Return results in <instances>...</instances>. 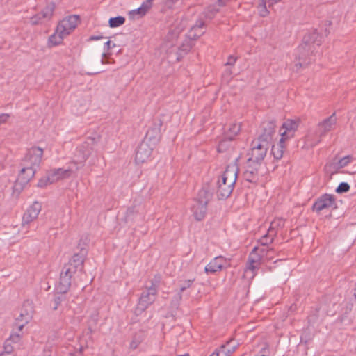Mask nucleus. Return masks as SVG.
Listing matches in <instances>:
<instances>
[{"mask_svg":"<svg viewBox=\"0 0 356 356\" xmlns=\"http://www.w3.org/2000/svg\"><path fill=\"white\" fill-rule=\"evenodd\" d=\"M42 209L41 204L35 201L25 211L22 217V227H25L29 223L35 220Z\"/></svg>","mask_w":356,"mask_h":356,"instance_id":"ddd939ff","label":"nucleus"},{"mask_svg":"<svg viewBox=\"0 0 356 356\" xmlns=\"http://www.w3.org/2000/svg\"><path fill=\"white\" fill-rule=\"evenodd\" d=\"M77 273L71 264H65L60 274L59 282L56 286L58 293L64 294L67 293L72 284V279Z\"/></svg>","mask_w":356,"mask_h":356,"instance_id":"f03ea898","label":"nucleus"},{"mask_svg":"<svg viewBox=\"0 0 356 356\" xmlns=\"http://www.w3.org/2000/svg\"><path fill=\"white\" fill-rule=\"evenodd\" d=\"M284 220L282 219H277V220H273L271 222L270 226L269 227V228H273L274 231H276L275 229L277 227H280L284 226Z\"/></svg>","mask_w":356,"mask_h":356,"instance_id":"a18cd8bd","label":"nucleus"},{"mask_svg":"<svg viewBox=\"0 0 356 356\" xmlns=\"http://www.w3.org/2000/svg\"><path fill=\"white\" fill-rule=\"evenodd\" d=\"M65 37V35L60 34L57 31V28L56 29V31L54 34L50 35L49 38L48 42L49 45L56 46L62 43L63 38Z\"/></svg>","mask_w":356,"mask_h":356,"instance_id":"473e14b6","label":"nucleus"},{"mask_svg":"<svg viewBox=\"0 0 356 356\" xmlns=\"http://www.w3.org/2000/svg\"><path fill=\"white\" fill-rule=\"evenodd\" d=\"M83 348L81 347L79 350L74 353H70L68 356H82Z\"/></svg>","mask_w":356,"mask_h":356,"instance_id":"3c124183","label":"nucleus"},{"mask_svg":"<svg viewBox=\"0 0 356 356\" xmlns=\"http://www.w3.org/2000/svg\"><path fill=\"white\" fill-rule=\"evenodd\" d=\"M233 342L234 339H231L228 341L226 344L222 345L220 346V352L224 353L227 356H229L235 351L237 346H238V343H237L232 344Z\"/></svg>","mask_w":356,"mask_h":356,"instance_id":"2f4dec72","label":"nucleus"},{"mask_svg":"<svg viewBox=\"0 0 356 356\" xmlns=\"http://www.w3.org/2000/svg\"><path fill=\"white\" fill-rule=\"evenodd\" d=\"M335 208H337V204L334 196L327 193L318 197L312 206V210L317 213L325 209Z\"/></svg>","mask_w":356,"mask_h":356,"instance_id":"1a4fd4ad","label":"nucleus"},{"mask_svg":"<svg viewBox=\"0 0 356 356\" xmlns=\"http://www.w3.org/2000/svg\"><path fill=\"white\" fill-rule=\"evenodd\" d=\"M195 281V279H188V280H184V282H182L181 284H180V289H179V293H178V296H179V298L181 299V293L186 291L187 289L190 288L193 283Z\"/></svg>","mask_w":356,"mask_h":356,"instance_id":"c9c22d12","label":"nucleus"},{"mask_svg":"<svg viewBox=\"0 0 356 356\" xmlns=\"http://www.w3.org/2000/svg\"><path fill=\"white\" fill-rule=\"evenodd\" d=\"M262 1V3H264V10L261 11V15L262 16H265L268 12L266 9L267 6L268 7H271L273 6L275 3L279 2L280 0H261Z\"/></svg>","mask_w":356,"mask_h":356,"instance_id":"ea45409f","label":"nucleus"},{"mask_svg":"<svg viewBox=\"0 0 356 356\" xmlns=\"http://www.w3.org/2000/svg\"><path fill=\"white\" fill-rule=\"evenodd\" d=\"M54 181H51V177L49 172H47V175L45 177L40 179L38 183V186L40 188H44L49 184H53Z\"/></svg>","mask_w":356,"mask_h":356,"instance_id":"58836bf2","label":"nucleus"},{"mask_svg":"<svg viewBox=\"0 0 356 356\" xmlns=\"http://www.w3.org/2000/svg\"><path fill=\"white\" fill-rule=\"evenodd\" d=\"M14 344L10 343V340H6L3 344V350L0 353V356H4L6 354H10L14 350Z\"/></svg>","mask_w":356,"mask_h":356,"instance_id":"e433bc0d","label":"nucleus"},{"mask_svg":"<svg viewBox=\"0 0 356 356\" xmlns=\"http://www.w3.org/2000/svg\"><path fill=\"white\" fill-rule=\"evenodd\" d=\"M192 211L195 220L200 221L205 217L207 211V204L200 202H194L192 207Z\"/></svg>","mask_w":356,"mask_h":356,"instance_id":"393cba45","label":"nucleus"},{"mask_svg":"<svg viewBox=\"0 0 356 356\" xmlns=\"http://www.w3.org/2000/svg\"><path fill=\"white\" fill-rule=\"evenodd\" d=\"M43 149L39 147H33L29 149L24 159L23 160V166L33 167L38 168L42 161Z\"/></svg>","mask_w":356,"mask_h":356,"instance_id":"423d86ee","label":"nucleus"},{"mask_svg":"<svg viewBox=\"0 0 356 356\" xmlns=\"http://www.w3.org/2000/svg\"><path fill=\"white\" fill-rule=\"evenodd\" d=\"M102 56H103V57L106 56V54H105V53H103V54H102Z\"/></svg>","mask_w":356,"mask_h":356,"instance_id":"680f3d73","label":"nucleus"},{"mask_svg":"<svg viewBox=\"0 0 356 356\" xmlns=\"http://www.w3.org/2000/svg\"><path fill=\"white\" fill-rule=\"evenodd\" d=\"M56 8L54 2L51 1L47 3L46 6L30 18V23L32 25H41L51 21Z\"/></svg>","mask_w":356,"mask_h":356,"instance_id":"20e7f679","label":"nucleus"},{"mask_svg":"<svg viewBox=\"0 0 356 356\" xmlns=\"http://www.w3.org/2000/svg\"><path fill=\"white\" fill-rule=\"evenodd\" d=\"M234 184H230L227 180L221 179L218 181L217 196L220 200H225L230 196L234 189Z\"/></svg>","mask_w":356,"mask_h":356,"instance_id":"dca6fc26","label":"nucleus"},{"mask_svg":"<svg viewBox=\"0 0 356 356\" xmlns=\"http://www.w3.org/2000/svg\"><path fill=\"white\" fill-rule=\"evenodd\" d=\"M45 355H46L47 356H49V354H47V353H45Z\"/></svg>","mask_w":356,"mask_h":356,"instance_id":"0e129e2a","label":"nucleus"},{"mask_svg":"<svg viewBox=\"0 0 356 356\" xmlns=\"http://www.w3.org/2000/svg\"><path fill=\"white\" fill-rule=\"evenodd\" d=\"M337 118L335 113H332L329 118L325 119L318 124V128L321 130L320 136H324L327 132L330 131L335 125Z\"/></svg>","mask_w":356,"mask_h":356,"instance_id":"4be33fe9","label":"nucleus"},{"mask_svg":"<svg viewBox=\"0 0 356 356\" xmlns=\"http://www.w3.org/2000/svg\"><path fill=\"white\" fill-rule=\"evenodd\" d=\"M238 172V168L236 165H229L222 175V178L223 180H227L228 182H230V184H235Z\"/></svg>","mask_w":356,"mask_h":356,"instance_id":"5701e85b","label":"nucleus"},{"mask_svg":"<svg viewBox=\"0 0 356 356\" xmlns=\"http://www.w3.org/2000/svg\"><path fill=\"white\" fill-rule=\"evenodd\" d=\"M63 294H61V296H56L53 300L54 302V306L53 309L56 310L61 303V302L63 300Z\"/></svg>","mask_w":356,"mask_h":356,"instance_id":"49530a36","label":"nucleus"},{"mask_svg":"<svg viewBox=\"0 0 356 356\" xmlns=\"http://www.w3.org/2000/svg\"><path fill=\"white\" fill-rule=\"evenodd\" d=\"M299 121L294 120H287L282 124V129L284 131L281 134V137L286 140L293 138L295 131L298 129Z\"/></svg>","mask_w":356,"mask_h":356,"instance_id":"a211bd4d","label":"nucleus"},{"mask_svg":"<svg viewBox=\"0 0 356 356\" xmlns=\"http://www.w3.org/2000/svg\"><path fill=\"white\" fill-rule=\"evenodd\" d=\"M257 250H258V253L259 254V255L261 256V257H263L264 259L265 257H268V254L270 252H273V248H268L267 246H261V247H257Z\"/></svg>","mask_w":356,"mask_h":356,"instance_id":"79ce46f5","label":"nucleus"},{"mask_svg":"<svg viewBox=\"0 0 356 356\" xmlns=\"http://www.w3.org/2000/svg\"><path fill=\"white\" fill-rule=\"evenodd\" d=\"M111 42L110 40H108L104 43V49L105 51H108L111 47Z\"/></svg>","mask_w":356,"mask_h":356,"instance_id":"864d4df0","label":"nucleus"},{"mask_svg":"<svg viewBox=\"0 0 356 356\" xmlns=\"http://www.w3.org/2000/svg\"><path fill=\"white\" fill-rule=\"evenodd\" d=\"M129 15L130 17H131V15H134V10H130L129 12Z\"/></svg>","mask_w":356,"mask_h":356,"instance_id":"4d7b16f0","label":"nucleus"},{"mask_svg":"<svg viewBox=\"0 0 356 356\" xmlns=\"http://www.w3.org/2000/svg\"><path fill=\"white\" fill-rule=\"evenodd\" d=\"M79 22V15H73L68 16L58 23L57 26V31L60 34L67 36L76 29Z\"/></svg>","mask_w":356,"mask_h":356,"instance_id":"9b49d317","label":"nucleus"},{"mask_svg":"<svg viewBox=\"0 0 356 356\" xmlns=\"http://www.w3.org/2000/svg\"><path fill=\"white\" fill-rule=\"evenodd\" d=\"M83 239L81 238L77 247L79 249V252H75L67 263L71 264L72 266L77 272L82 271L83 269V261L88 253L87 243L85 242L81 243Z\"/></svg>","mask_w":356,"mask_h":356,"instance_id":"0eeeda50","label":"nucleus"},{"mask_svg":"<svg viewBox=\"0 0 356 356\" xmlns=\"http://www.w3.org/2000/svg\"><path fill=\"white\" fill-rule=\"evenodd\" d=\"M275 121L274 120H270L263 122L261 124V134L258 137L257 140L266 143L270 145L273 137L275 134Z\"/></svg>","mask_w":356,"mask_h":356,"instance_id":"6e6552de","label":"nucleus"},{"mask_svg":"<svg viewBox=\"0 0 356 356\" xmlns=\"http://www.w3.org/2000/svg\"><path fill=\"white\" fill-rule=\"evenodd\" d=\"M125 22V18L122 16H117L111 17L108 20L109 26L111 28H116L122 25Z\"/></svg>","mask_w":356,"mask_h":356,"instance_id":"72a5a7b5","label":"nucleus"},{"mask_svg":"<svg viewBox=\"0 0 356 356\" xmlns=\"http://www.w3.org/2000/svg\"><path fill=\"white\" fill-rule=\"evenodd\" d=\"M45 355H46L47 356H49V354H47V353H45Z\"/></svg>","mask_w":356,"mask_h":356,"instance_id":"e2e57ef3","label":"nucleus"},{"mask_svg":"<svg viewBox=\"0 0 356 356\" xmlns=\"http://www.w3.org/2000/svg\"><path fill=\"white\" fill-rule=\"evenodd\" d=\"M260 167L261 165H257L255 163H249L247 161V165L243 175L244 179L250 183L257 182Z\"/></svg>","mask_w":356,"mask_h":356,"instance_id":"2eb2a0df","label":"nucleus"},{"mask_svg":"<svg viewBox=\"0 0 356 356\" xmlns=\"http://www.w3.org/2000/svg\"><path fill=\"white\" fill-rule=\"evenodd\" d=\"M351 159L350 156H346L341 159L337 163V168H341L346 166L351 161Z\"/></svg>","mask_w":356,"mask_h":356,"instance_id":"37998d69","label":"nucleus"},{"mask_svg":"<svg viewBox=\"0 0 356 356\" xmlns=\"http://www.w3.org/2000/svg\"><path fill=\"white\" fill-rule=\"evenodd\" d=\"M26 323H15V328H13V330L17 332H19V333H21L24 325H26Z\"/></svg>","mask_w":356,"mask_h":356,"instance_id":"de8ad7c7","label":"nucleus"},{"mask_svg":"<svg viewBox=\"0 0 356 356\" xmlns=\"http://www.w3.org/2000/svg\"><path fill=\"white\" fill-rule=\"evenodd\" d=\"M155 146L152 145L149 143L143 140L138 147V149L135 153V162L137 163H144L150 156L152 150Z\"/></svg>","mask_w":356,"mask_h":356,"instance_id":"f8f14e48","label":"nucleus"},{"mask_svg":"<svg viewBox=\"0 0 356 356\" xmlns=\"http://www.w3.org/2000/svg\"><path fill=\"white\" fill-rule=\"evenodd\" d=\"M36 170L33 167L24 166L18 175L17 182L22 185L27 184L33 177Z\"/></svg>","mask_w":356,"mask_h":356,"instance_id":"412c9836","label":"nucleus"},{"mask_svg":"<svg viewBox=\"0 0 356 356\" xmlns=\"http://www.w3.org/2000/svg\"><path fill=\"white\" fill-rule=\"evenodd\" d=\"M104 37L102 35H91L89 38L88 40L89 41L98 40H100V39H102Z\"/></svg>","mask_w":356,"mask_h":356,"instance_id":"603ef678","label":"nucleus"},{"mask_svg":"<svg viewBox=\"0 0 356 356\" xmlns=\"http://www.w3.org/2000/svg\"><path fill=\"white\" fill-rule=\"evenodd\" d=\"M156 294V286L152 284L148 289L142 293L136 307V310L140 312L144 311L149 305L154 302Z\"/></svg>","mask_w":356,"mask_h":356,"instance_id":"9d476101","label":"nucleus"},{"mask_svg":"<svg viewBox=\"0 0 356 356\" xmlns=\"http://www.w3.org/2000/svg\"><path fill=\"white\" fill-rule=\"evenodd\" d=\"M193 46V42L191 40H190L189 38H188L179 47V54L181 55L182 53L186 54L187 52H188L191 49Z\"/></svg>","mask_w":356,"mask_h":356,"instance_id":"f704fd0d","label":"nucleus"},{"mask_svg":"<svg viewBox=\"0 0 356 356\" xmlns=\"http://www.w3.org/2000/svg\"><path fill=\"white\" fill-rule=\"evenodd\" d=\"M22 337V333H19L13 330L10 335V337L7 339V340H10V343H12L14 345H16L19 343Z\"/></svg>","mask_w":356,"mask_h":356,"instance_id":"4c0bfd02","label":"nucleus"},{"mask_svg":"<svg viewBox=\"0 0 356 356\" xmlns=\"http://www.w3.org/2000/svg\"><path fill=\"white\" fill-rule=\"evenodd\" d=\"M328 23V25L330 26L331 25V22H327Z\"/></svg>","mask_w":356,"mask_h":356,"instance_id":"052dcab7","label":"nucleus"},{"mask_svg":"<svg viewBox=\"0 0 356 356\" xmlns=\"http://www.w3.org/2000/svg\"><path fill=\"white\" fill-rule=\"evenodd\" d=\"M286 140L281 137L279 143L277 145H273L271 148V154L277 160L282 159L283 156L284 149V141Z\"/></svg>","mask_w":356,"mask_h":356,"instance_id":"c85d7f7f","label":"nucleus"},{"mask_svg":"<svg viewBox=\"0 0 356 356\" xmlns=\"http://www.w3.org/2000/svg\"><path fill=\"white\" fill-rule=\"evenodd\" d=\"M205 24L202 20H198L196 24L193 25L188 33V38L194 41L202 36L205 31L202 30Z\"/></svg>","mask_w":356,"mask_h":356,"instance_id":"b1692460","label":"nucleus"},{"mask_svg":"<svg viewBox=\"0 0 356 356\" xmlns=\"http://www.w3.org/2000/svg\"><path fill=\"white\" fill-rule=\"evenodd\" d=\"M321 36L314 30L312 33L305 35L302 43L298 47V55L296 58L298 61L295 64L296 70L298 71L302 66L309 65L312 61L310 56L315 49V45L320 46L321 44Z\"/></svg>","mask_w":356,"mask_h":356,"instance_id":"f257e3e1","label":"nucleus"},{"mask_svg":"<svg viewBox=\"0 0 356 356\" xmlns=\"http://www.w3.org/2000/svg\"><path fill=\"white\" fill-rule=\"evenodd\" d=\"M236 61V58L233 56H229L226 63L227 65H234Z\"/></svg>","mask_w":356,"mask_h":356,"instance_id":"8fccbe9b","label":"nucleus"},{"mask_svg":"<svg viewBox=\"0 0 356 356\" xmlns=\"http://www.w3.org/2000/svg\"><path fill=\"white\" fill-rule=\"evenodd\" d=\"M277 231H274L273 228H268V232L259 239V242L261 246H268L273 243Z\"/></svg>","mask_w":356,"mask_h":356,"instance_id":"c756f323","label":"nucleus"},{"mask_svg":"<svg viewBox=\"0 0 356 356\" xmlns=\"http://www.w3.org/2000/svg\"><path fill=\"white\" fill-rule=\"evenodd\" d=\"M24 317L22 316V312L20 313L19 316L18 317L16 318L15 319V323H24Z\"/></svg>","mask_w":356,"mask_h":356,"instance_id":"5fc2aeb1","label":"nucleus"},{"mask_svg":"<svg viewBox=\"0 0 356 356\" xmlns=\"http://www.w3.org/2000/svg\"><path fill=\"white\" fill-rule=\"evenodd\" d=\"M210 356H219V353H213Z\"/></svg>","mask_w":356,"mask_h":356,"instance_id":"6e6d98bb","label":"nucleus"},{"mask_svg":"<svg viewBox=\"0 0 356 356\" xmlns=\"http://www.w3.org/2000/svg\"><path fill=\"white\" fill-rule=\"evenodd\" d=\"M329 33H330V31L327 30V29H325V35H327Z\"/></svg>","mask_w":356,"mask_h":356,"instance_id":"13d9d810","label":"nucleus"},{"mask_svg":"<svg viewBox=\"0 0 356 356\" xmlns=\"http://www.w3.org/2000/svg\"><path fill=\"white\" fill-rule=\"evenodd\" d=\"M51 177V181L56 182L58 180L66 179L70 177L72 173L71 169L64 170L63 168H58L51 170L48 172Z\"/></svg>","mask_w":356,"mask_h":356,"instance_id":"a878e982","label":"nucleus"},{"mask_svg":"<svg viewBox=\"0 0 356 356\" xmlns=\"http://www.w3.org/2000/svg\"><path fill=\"white\" fill-rule=\"evenodd\" d=\"M241 131V124L234 123L230 124L228 131L225 136V139L222 140L218 145V151L222 152L224 147H225L226 143L231 141Z\"/></svg>","mask_w":356,"mask_h":356,"instance_id":"6ab92c4d","label":"nucleus"},{"mask_svg":"<svg viewBox=\"0 0 356 356\" xmlns=\"http://www.w3.org/2000/svg\"><path fill=\"white\" fill-rule=\"evenodd\" d=\"M98 321H99V314H98V312H95L90 317L89 327L90 328L92 326L96 325Z\"/></svg>","mask_w":356,"mask_h":356,"instance_id":"c03bdc74","label":"nucleus"},{"mask_svg":"<svg viewBox=\"0 0 356 356\" xmlns=\"http://www.w3.org/2000/svg\"><path fill=\"white\" fill-rule=\"evenodd\" d=\"M163 122L160 118L154 119L151 127L147 130L143 140L156 147L161 139V129Z\"/></svg>","mask_w":356,"mask_h":356,"instance_id":"39448f33","label":"nucleus"},{"mask_svg":"<svg viewBox=\"0 0 356 356\" xmlns=\"http://www.w3.org/2000/svg\"><path fill=\"white\" fill-rule=\"evenodd\" d=\"M9 117H10L9 114H6V113L0 114V125L1 124L5 123L8 120Z\"/></svg>","mask_w":356,"mask_h":356,"instance_id":"09e8293b","label":"nucleus"},{"mask_svg":"<svg viewBox=\"0 0 356 356\" xmlns=\"http://www.w3.org/2000/svg\"><path fill=\"white\" fill-rule=\"evenodd\" d=\"M33 306L32 301H24L22 308V316L24 317V323H28L32 318L33 314Z\"/></svg>","mask_w":356,"mask_h":356,"instance_id":"bb28decb","label":"nucleus"},{"mask_svg":"<svg viewBox=\"0 0 356 356\" xmlns=\"http://www.w3.org/2000/svg\"><path fill=\"white\" fill-rule=\"evenodd\" d=\"M227 263V261L225 257L222 256L216 257L205 266L204 271L207 274L220 272Z\"/></svg>","mask_w":356,"mask_h":356,"instance_id":"f3484780","label":"nucleus"},{"mask_svg":"<svg viewBox=\"0 0 356 356\" xmlns=\"http://www.w3.org/2000/svg\"><path fill=\"white\" fill-rule=\"evenodd\" d=\"M251 147L250 156L248 159V163L261 165L270 145L257 139L252 142Z\"/></svg>","mask_w":356,"mask_h":356,"instance_id":"7ed1b4c3","label":"nucleus"},{"mask_svg":"<svg viewBox=\"0 0 356 356\" xmlns=\"http://www.w3.org/2000/svg\"><path fill=\"white\" fill-rule=\"evenodd\" d=\"M263 257L258 253L257 247H254L248 257V269L254 271L259 268Z\"/></svg>","mask_w":356,"mask_h":356,"instance_id":"aec40b11","label":"nucleus"},{"mask_svg":"<svg viewBox=\"0 0 356 356\" xmlns=\"http://www.w3.org/2000/svg\"><path fill=\"white\" fill-rule=\"evenodd\" d=\"M350 185L346 182H341L339 184L337 188H336L335 191L337 193H343L349 191L350 190Z\"/></svg>","mask_w":356,"mask_h":356,"instance_id":"a19ab883","label":"nucleus"},{"mask_svg":"<svg viewBox=\"0 0 356 356\" xmlns=\"http://www.w3.org/2000/svg\"><path fill=\"white\" fill-rule=\"evenodd\" d=\"M99 140V136L87 138L86 140L81 145L79 149V152L82 154L81 162H84L91 155L94 147Z\"/></svg>","mask_w":356,"mask_h":356,"instance_id":"4468645a","label":"nucleus"},{"mask_svg":"<svg viewBox=\"0 0 356 356\" xmlns=\"http://www.w3.org/2000/svg\"><path fill=\"white\" fill-rule=\"evenodd\" d=\"M212 195L213 193L210 191L209 186H204L201 190L199 191L196 198L194 200V202H200L201 203L207 204L211 199Z\"/></svg>","mask_w":356,"mask_h":356,"instance_id":"cd10ccee","label":"nucleus"},{"mask_svg":"<svg viewBox=\"0 0 356 356\" xmlns=\"http://www.w3.org/2000/svg\"><path fill=\"white\" fill-rule=\"evenodd\" d=\"M152 1L146 0L144 1L138 8L135 9V15H138L140 17L145 15L147 11L152 7Z\"/></svg>","mask_w":356,"mask_h":356,"instance_id":"7c9ffc66","label":"nucleus"},{"mask_svg":"<svg viewBox=\"0 0 356 356\" xmlns=\"http://www.w3.org/2000/svg\"><path fill=\"white\" fill-rule=\"evenodd\" d=\"M179 356H189V354L186 353V354H184V355H180Z\"/></svg>","mask_w":356,"mask_h":356,"instance_id":"bf43d9fd","label":"nucleus"}]
</instances>
